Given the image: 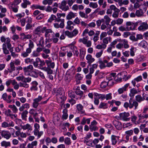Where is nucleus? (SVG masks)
Listing matches in <instances>:
<instances>
[{
	"instance_id": "2f4dec72",
	"label": "nucleus",
	"mask_w": 148,
	"mask_h": 148,
	"mask_svg": "<svg viewBox=\"0 0 148 148\" xmlns=\"http://www.w3.org/2000/svg\"><path fill=\"white\" fill-rule=\"evenodd\" d=\"M30 134L28 132H27L26 133L24 132H21L20 137L18 138V139L21 140V138H25L27 137V136H29L30 135Z\"/></svg>"
},
{
	"instance_id": "7ed1b4c3",
	"label": "nucleus",
	"mask_w": 148,
	"mask_h": 148,
	"mask_svg": "<svg viewBox=\"0 0 148 148\" xmlns=\"http://www.w3.org/2000/svg\"><path fill=\"white\" fill-rule=\"evenodd\" d=\"M21 0H14L13 1L8 4V6L10 9L14 12L16 13L18 11V6H17L21 2Z\"/></svg>"
},
{
	"instance_id": "69168bd1",
	"label": "nucleus",
	"mask_w": 148,
	"mask_h": 148,
	"mask_svg": "<svg viewBox=\"0 0 148 148\" xmlns=\"http://www.w3.org/2000/svg\"><path fill=\"white\" fill-rule=\"evenodd\" d=\"M64 143L67 145H69L71 144V139L70 138L67 137L64 140Z\"/></svg>"
},
{
	"instance_id": "bb28decb",
	"label": "nucleus",
	"mask_w": 148,
	"mask_h": 148,
	"mask_svg": "<svg viewBox=\"0 0 148 148\" xmlns=\"http://www.w3.org/2000/svg\"><path fill=\"white\" fill-rule=\"evenodd\" d=\"M32 51H31V49H27L26 51L23 52L21 54V56L24 58L27 57L29 55Z\"/></svg>"
},
{
	"instance_id": "a211bd4d",
	"label": "nucleus",
	"mask_w": 148,
	"mask_h": 148,
	"mask_svg": "<svg viewBox=\"0 0 148 148\" xmlns=\"http://www.w3.org/2000/svg\"><path fill=\"white\" fill-rule=\"evenodd\" d=\"M114 12L112 15V17L115 18H116L119 17V12L120 10L116 7L114 10Z\"/></svg>"
},
{
	"instance_id": "412c9836",
	"label": "nucleus",
	"mask_w": 148,
	"mask_h": 148,
	"mask_svg": "<svg viewBox=\"0 0 148 148\" xmlns=\"http://www.w3.org/2000/svg\"><path fill=\"white\" fill-rule=\"evenodd\" d=\"M54 95L57 97L62 95V90L61 88L55 89L53 90Z\"/></svg>"
},
{
	"instance_id": "aec40b11",
	"label": "nucleus",
	"mask_w": 148,
	"mask_h": 148,
	"mask_svg": "<svg viewBox=\"0 0 148 148\" xmlns=\"http://www.w3.org/2000/svg\"><path fill=\"white\" fill-rule=\"evenodd\" d=\"M130 84L127 83L125 84L124 86L121 88H120L118 90V92L120 94L123 93L124 91H126L127 88L129 86Z\"/></svg>"
},
{
	"instance_id": "052dcab7",
	"label": "nucleus",
	"mask_w": 148,
	"mask_h": 148,
	"mask_svg": "<svg viewBox=\"0 0 148 148\" xmlns=\"http://www.w3.org/2000/svg\"><path fill=\"white\" fill-rule=\"evenodd\" d=\"M79 15L82 18H87L88 17V16L87 15L86 13L80 11L79 12Z\"/></svg>"
},
{
	"instance_id": "7c9ffc66",
	"label": "nucleus",
	"mask_w": 148,
	"mask_h": 148,
	"mask_svg": "<svg viewBox=\"0 0 148 148\" xmlns=\"http://www.w3.org/2000/svg\"><path fill=\"white\" fill-rule=\"evenodd\" d=\"M76 14L72 12H69L66 16V18L68 20H70L74 18L76 16Z\"/></svg>"
},
{
	"instance_id": "13d9d810",
	"label": "nucleus",
	"mask_w": 148,
	"mask_h": 148,
	"mask_svg": "<svg viewBox=\"0 0 148 148\" xmlns=\"http://www.w3.org/2000/svg\"><path fill=\"white\" fill-rule=\"evenodd\" d=\"M56 17L55 15L52 14L50 17L49 19L48 20V21L49 22H51L53 20H56Z\"/></svg>"
},
{
	"instance_id": "cd10ccee",
	"label": "nucleus",
	"mask_w": 148,
	"mask_h": 148,
	"mask_svg": "<svg viewBox=\"0 0 148 148\" xmlns=\"http://www.w3.org/2000/svg\"><path fill=\"white\" fill-rule=\"evenodd\" d=\"M86 58L87 60V63L89 64H90L95 60L94 58L92 57V56L90 54L86 56Z\"/></svg>"
},
{
	"instance_id": "864d4df0",
	"label": "nucleus",
	"mask_w": 148,
	"mask_h": 148,
	"mask_svg": "<svg viewBox=\"0 0 148 148\" xmlns=\"http://www.w3.org/2000/svg\"><path fill=\"white\" fill-rule=\"evenodd\" d=\"M26 19L25 18L20 19L19 20H18L17 22L18 23H21V26H25L26 23Z\"/></svg>"
},
{
	"instance_id": "4d7b16f0",
	"label": "nucleus",
	"mask_w": 148,
	"mask_h": 148,
	"mask_svg": "<svg viewBox=\"0 0 148 148\" xmlns=\"http://www.w3.org/2000/svg\"><path fill=\"white\" fill-rule=\"evenodd\" d=\"M53 3V0H44L42 1V3L45 5L47 4L49 5H51Z\"/></svg>"
},
{
	"instance_id": "72a5a7b5",
	"label": "nucleus",
	"mask_w": 148,
	"mask_h": 148,
	"mask_svg": "<svg viewBox=\"0 0 148 148\" xmlns=\"http://www.w3.org/2000/svg\"><path fill=\"white\" fill-rule=\"evenodd\" d=\"M32 8L33 9H39L41 10H45V7L44 6H41L39 5H33L32 6Z\"/></svg>"
},
{
	"instance_id": "de8ad7c7",
	"label": "nucleus",
	"mask_w": 148,
	"mask_h": 148,
	"mask_svg": "<svg viewBox=\"0 0 148 148\" xmlns=\"http://www.w3.org/2000/svg\"><path fill=\"white\" fill-rule=\"evenodd\" d=\"M106 46H107L106 45L102 44L101 45L99 44L97 45L96 46V48L97 49H104L106 48Z\"/></svg>"
},
{
	"instance_id": "f3484780",
	"label": "nucleus",
	"mask_w": 148,
	"mask_h": 148,
	"mask_svg": "<svg viewBox=\"0 0 148 148\" xmlns=\"http://www.w3.org/2000/svg\"><path fill=\"white\" fill-rule=\"evenodd\" d=\"M57 98L58 102L63 105L64 103V101L66 99V97L64 95H62L57 97Z\"/></svg>"
},
{
	"instance_id": "09e8293b",
	"label": "nucleus",
	"mask_w": 148,
	"mask_h": 148,
	"mask_svg": "<svg viewBox=\"0 0 148 148\" xmlns=\"http://www.w3.org/2000/svg\"><path fill=\"white\" fill-rule=\"evenodd\" d=\"M104 18L105 20V22L108 26L109 25V23L111 21V19L108 15H106L104 16Z\"/></svg>"
},
{
	"instance_id": "37998d69",
	"label": "nucleus",
	"mask_w": 148,
	"mask_h": 148,
	"mask_svg": "<svg viewBox=\"0 0 148 148\" xmlns=\"http://www.w3.org/2000/svg\"><path fill=\"white\" fill-rule=\"evenodd\" d=\"M135 13L136 16L138 17H141L143 16L144 13L141 9L136 10Z\"/></svg>"
},
{
	"instance_id": "e2e57ef3",
	"label": "nucleus",
	"mask_w": 148,
	"mask_h": 148,
	"mask_svg": "<svg viewBox=\"0 0 148 148\" xmlns=\"http://www.w3.org/2000/svg\"><path fill=\"white\" fill-rule=\"evenodd\" d=\"M7 30V28L5 26H4L3 27L0 26V33H2V32H6Z\"/></svg>"
},
{
	"instance_id": "79ce46f5",
	"label": "nucleus",
	"mask_w": 148,
	"mask_h": 148,
	"mask_svg": "<svg viewBox=\"0 0 148 148\" xmlns=\"http://www.w3.org/2000/svg\"><path fill=\"white\" fill-rule=\"evenodd\" d=\"M44 40L43 37H40L38 41V43L37 44V45H39L42 47H44Z\"/></svg>"
},
{
	"instance_id": "20e7f679",
	"label": "nucleus",
	"mask_w": 148,
	"mask_h": 148,
	"mask_svg": "<svg viewBox=\"0 0 148 148\" xmlns=\"http://www.w3.org/2000/svg\"><path fill=\"white\" fill-rule=\"evenodd\" d=\"M34 134L35 136H37L39 138L43 134L42 131H39L40 126L39 124L37 123H35L34 125Z\"/></svg>"
},
{
	"instance_id": "3c124183",
	"label": "nucleus",
	"mask_w": 148,
	"mask_h": 148,
	"mask_svg": "<svg viewBox=\"0 0 148 148\" xmlns=\"http://www.w3.org/2000/svg\"><path fill=\"white\" fill-rule=\"evenodd\" d=\"M71 49L73 51L74 54H75L76 56H77L79 55V52L77 47L74 46H73L71 47Z\"/></svg>"
},
{
	"instance_id": "393cba45",
	"label": "nucleus",
	"mask_w": 148,
	"mask_h": 148,
	"mask_svg": "<svg viewBox=\"0 0 148 148\" xmlns=\"http://www.w3.org/2000/svg\"><path fill=\"white\" fill-rule=\"evenodd\" d=\"M108 61L106 60H104L103 61L101 60L99 61V63L100 64L99 67L101 69L105 68L106 67V65L105 63H107Z\"/></svg>"
},
{
	"instance_id": "c9c22d12",
	"label": "nucleus",
	"mask_w": 148,
	"mask_h": 148,
	"mask_svg": "<svg viewBox=\"0 0 148 148\" xmlns=\"http://www.w3.org/2000/svg\"><path fill=\"white\" fill-rule=\"evenodd\" d=\"M75 92L77 95H79L81 97L82 96L83 94V92L80 90L79 86L77 87L75 89Z\"/></svg>"
},
{
	"instance_id": "ea45409f",
	"label": "nucleus",
	"mask_w": 148,
	"mask_h": 148,
	"mask_svg": "<svg viewBox=\"0 0 148 148\" xmlns=\"http://www.w3.org/2000/svg\"><path fill=\"white\" fill-rule=\"evenodd\" d=\"M119 136H117L114 135H112L111 136V140L112 143V144L113 145H115L117 142L116 138H119Z\"/></svg>"
},
{
	"instance_id": "8fccbe9b",
	"label": "nucleus",
	"mask_w": 148,
	"mask_h": 148,
	"mask_svg": "<svg viewBox=\"0 0 148 148\" xmlns=\"http://www.w3.org/2000/svg\"><path fill=\"white\" fill-rule=\"evenodd\" d=\"M111 40V38L110 37H107L104 38L103 40V44H105V45L108 44V41H110Z\"/></svg>"
},
{
	"instance_id": "39448f33",
	"label": "nucleus",
	"mask_w": 148,
	"mask_h": 148,
	"mask_svg": "<svg viewBox=\"0 0 148 148\" xmlns=\"http://www.w3.org/2000/svg\"><path fill=\"white\" fill-rule=\"evenodd\" d=\"M88 36L80 38L79 40V42H82L84 45H86L87 47H90L92 45V42L90 40H88Z\"/></svg>"
},
{
	"instance_id": "b1692460",
	"label": "nucleus",
	"mask_w": 148,
	"mask_h": 148,
	"mask_svg": "<svg viewBox=\"0 0 148 148\" xmlns=\"http://www.w3.org/2000/svg\"><path fill=\"white\" fill-rule=\"evenodd\" d=\"M14 125L13 122L12 121L8 123L6 122H4L1 124L2 127L6 128L8 127H13Z\"/></svg>"
},
{
	"instance_id": "4c0bfd02",
	"label": "nucleus",
	"mask_w": 148,
	"mask_h": 148,
	"mask_svg": "<svg viewBox=\"0 0 148 148\" xmlns=\"http://www.w3.org/2000/svg\"><path fill=\"white\" fill-rule=\"evenodd\" d=\"M1 146L4 147L6 148L8 147H10L11 146V144L10 142H7L5 141H3L1 143Z\"/></svg>"
},
{
	"instance_id": "bf43d9fd",
	"label": "nucleus",
	"mask_w": 148,
	"mask_h": 148,
	"mask_svg": "<svg viewBox=\"0 0 148 148\" xmlns=\"http://www.w3.org/2000/svg\"><path fill=\"white\" fill-rule=\"evenodd\" d=\"M67 28L69 29H71V25H73V22L71 21H69L67 22Z\"/></svg>"
},
{
	"instance_id": "4468645a",
	"label": "nucleus",
	"mask_w": 148,
	"mask_h": 148,
	"mask_svg": "<svg viewBox=\"0 0 148 148\" xmlns=\"http://www.w3.org/2000/svg\"><path fill=\"white\" fill-rule=\"evenodd\" d=\"M66 1L64 0L61 2V5L59 6L60 8L62 10L65 11H66L69 9V7L66 5Z\"/></svg>"
},
{
	"instance_id": "0eeeda50",
	"label": "nucleus",
	"mask_w": 148,
	"mask_h": 148,
	"mask_svg": "<svg viewBox=\"0 0 148 148\" xmlns=\"http://www.w3.org/2000/svg\"><path fill=\"white\" fill-rule=\"evenodd\" d=\"M148 29V24L147 22H140V26L138 27V31L144 32Z\"/></svg>"
},
{
	"instance_id": "f704fd0d",
	"label": "nucleus",
	"mask_w": 148,
	"mask_h": 148,
	"mask_svg": "<svg viewBox=\"0 0 148 148\" xmlns=\"http://www.w3.org/2000/svg\"><path fill=\"white\" fill-rule=\"evenodd\" d=\"M32 86L31 88V90H36L38 89L37 86L38 85V83L36 81H34L32 82L31 84Z\"/></svg>"
},
{
	"instance_id": "4be33fe9",
	"label": "nucleus",
	"mask_w": 148,
	"mask_h": 148,
	"mask_svg": "<svg viewBox=\"0 0 148 148\" xmlns=\"http://www.w3.org/2000/svg\"><path fill=\"white\" fill-rule=\"evenodd\" d=\"M139 47H143L144 49L147 48L148 49V44L147 42L144 40L140 42L138 44Z\"/></svg>"
},
{
	"instance_id": "1a4fd4ad",
	"label": "nucleus",
	"mask_w": 148,
	"mask_h": 148,
	"mask_svg": "<svg viewBox=\"0 0 148 148\" xmlns=\"http://www.w3.org/2000/svg\"><path fill=\"white\" fill-rule=\"evenodd\" d=\"M130 115V113L126 112L121 113L119 114L120 119L125 121H128L130 120V118L128 117Z\"/></svg>"
},
{
	"instance_id": "c03bdc74",
	"label": "nucleus",
	"mask_w": 148,
	"mask_h": 148,
	"mask_svg": "<svg viewBox=\"0 0 148 148\" xmlns=\"http://www.w3.org/2000/svg\"><path fill=\"white\" fill-rule=\"evenodd\" d=\"M77 108L78 110L81 114H84V112L82 111L83 109V106L81 104H77Z\"/></svg>"
},
{
	"instance_id": "a878e982",
	"label": "nucleus",
	"mask_w": 148,
	"mask_h": 148,
	"mask_svg": "<svg viewBox=\"0 0 148 148\" xmlns=\"http://www.w3.org/2000/svg\"><path fill=\"white\" fill-rule=\"evenodd\" d=\"M138 92L137 90L136 89L134 88H132L130 90L129 95L131 97V98H133L135 95Z\"/></svg>"
},
{
	"instance_id": "49530a36",
	"label": "nucleus",
	"mask_w": 148,
	"mask_h": 148,
	"mask_svg": "<svg viewBox=\"0 0 148 148\" xmlns=\"http://www.w3.org/2000/svg\"><path fill=\"white\" fill-rule=\"evenodd\" d=\"M89 6L90 8L95 9L98 7V5L97 3L91 2L89 4Z\"/></svg>"
},
{
	"instance_id": "c85d7f7f",
	"label": "nucleus",
	"mask_w": 148,
	"mask_h": 148,
	"mask_svg": "<svg viewBox=\"0 0 148 148\" xmlns=\"http://www.w3.org/2000/svg\"><path fill=\"white\" fill-rule=\"evenodd\" d=\"M64 22H61L60 24L57 23H55L53 24L54 26L56 28H63L64 26Z\"/></svg>"
},
{
	"instance_id": "f8f14e48",
	"label": "nucleus",
	"mask_w": 148,
	"mask_h": 148,
	"mask_svg": "<svg viewBox=\"0 0 148 148\" xmlns=\"http://www.w3.org/2000/svg\"><path fill=\"white\" fill-rule=\"evenodd\" d=\"M0 133L2 137L7 140L9 139L11 136V133L8 131L3 130Z\"/></svg>"
},
{
	"instance_id": "0e129e2a",
	"label": "nucleus",
	"mask_w": 148,
	"mask_h": 148,
	"mask_svg": "<svg viewBox=\"0 0 148 148\" xmlns=\"http://www.w3.org/2000/svg\"><path fill=\"white\" fill-rule=\"evenodd\" d=\"M65 34L70 38L73 37L72 32H70L69 31H66L64 32Z\"/></svg>"
},
{
	"instance_id": "603ef678",
	"label": "nucleus",
	"mask_w": 148,
	"mask_h": 148,
	"mask_svg": "<svg viewBox=\"0 0 148 148\" xmlns=\"http://www.w3.org/2000/svg\"><path fill=\"white\" fill-rule=\"evenodd\" d=\"M121 42L123 43L124 45V47L125 48L127 49L129 47V45L128 44V41L127 40L125 39H123L121 40Z\"/></svg>"
},
{
	"instance_id": "a18cd8bd",
	"label": "nucleus",
	"mask_w": 148,
	"mask_h": 148,
	"mask_svg": "<svg viewBox=\"0 0 148 148\" xmlns=\"http://www.w3.org/2000/svg\"><path fill=\"white\" fill-rule=\"evenodd\" d=\"M67 110L66 109H64L63 111V114L62 115V118L64 119H66L68 117V114L67 113Z\"/></svg>"
},
{
	"instance_id": "6e6552de",
	"label": "nucleus",
	"mask_w": 148,
	"mask_h": 148,
	"mask_svg": "<svg viewBox=\"0 0 148 148\" xmlns=\"http://www.w3.org/2000/svg\"><path fill=\"white\" fill-rule=\"evenodd\" d=\"M44 31L45 32V37L46 38H51L54 35L55 33L51 29H47L46 27Z\"/></svg>"
},
{
	"instance_id": "f03ea898",
	"label": "nucleus",
	"mask_w": 148,
	"mask_h": 148,
	"mask_svg": "<svg viewBox=\"0 0 148 148\" xmlns=\"http://www.w3.org/2000/svg\"><path fill=\"white\" fill-rule=\"evenodd\" d=\"M10 40L8 39L6 43H4L2 45V49L3 53L5 54L9 53L10 51L14 49V47H12L10 42Z\"/></svg>"
},
{
	"instance_id": "9b49d317",
	"label": "nucleus",
	"mask_w": 148,
	"mask_h": 148,
	"mask_svg": "<svg viewBox=\"0 0 148 148\" xmlns=\"http://www.w3.org/2000/svg\"><path fill=\"white\" fill-rule=\"evenodd\" d=\"M130 108L131 109L134 107V109L136 110L137 108L138 105V102L135 100H133V98H130Z\"/></svg>"
},
{
	"instance_id": "473e14b6",
	"label": "nucleus",
	"mask_w": 148,
	"mask_h": 148,
	"mask_svg": "<svg viewBox=\"0 0 148 148\" xmlns=\"http://www.w3.org/2000/svg\"><path fill=\"white\" fill-rule=\"evenodd\" d=\"M116 7V6L114 5H111L110 6L109 8L107 9L106 12V13L108 14H112V10H113L114 11Z\"/></svg>"
},
{
	"instance_id": "423d86ee",
	"label": "nucleus",
	"mask_w": 148,
	"mask_h": 148,
	"mask_svg": "<svg viewBox=\"0 0 148 148\" xmlns=\"http://www.w3.org/2000/svg\"><path fill=\"white\" fill-rule=\"evenodd\" d=\"M34 69V67L31 64L23 68L24 74L25 76L30 75V73Z\"/></svg>"
},
{
	"instance_id": "6e6d98bb",
	"label": "nucleus",
	"mask_w": 148,
	"mask_h": 148,
	"mask_svg": "<svg viewBox=\"0 0 148 148\" xmlns=\"http://www.w3.org/2000/svg\"><path fill=\"white\" fill-rule=\"evenodd\" d=\"M40 61V59L37 58L36 59V61L33 63V64L35 67H37L38 66V63Z\"/></svg>"
},
{
	"instance_id": "6ab92c4d",
	"label": "nucleus",
	"mask_w": 148,
	"mask_h": 148,
	"mask_svg": "<svg viewBox=\"0 0 148 148\" xmlns=\"http://www.w3.org/2000/svg\"><path fill=\"white\" fill-rule=\"evenodd\" d=\"M60 36V34L59 33H56L51 38L52 41L55 43H56L59 40L58 38Z\"/></svg>"
},
{
	"instance_id": "2eb2a0df",
	"label": "nucleus",
	"mask_w": 148,
	"mask_h": 148,
	"mask_svg": "<svg viewBox=\"0 0 148 148\" xmlns=\"http://www.w3.org/2000/svg\"><path fill=\"white\" fill-rule=\"evenodd\" d=\"M48 60H45V62L48 68L53 69L55 66V63L54 62H52L50 58H49Z\"/></svg>"
},
{
	"instance_id": "dca6fc26",
	"label": "nucleus",
	"mask_w": 148,
	"mask_h": 148,
	"mask_svg": "<svg viewBox=\"0 0 148 148\" xmlns=\"http://www.w3.org/2000/svg\"><path fill=\"white\" fill-rule=\"evenodd\" d=\"M21 128L24 130H27V132H28L32 130V127L29 124L27 123L24 125H21Z\"/></svg>"
},
{
	"instance_id": "9d476101",
	"label": "nucleus",
	"mask_w": 148,
	"mask_h": 148,
	"mask_svg": "<svg viewBox=\"0 0 148 148\" xmlns=\"http://www.w3.org/2000/svg\"><path fill=\"white\" fill-rule=\"evenodd\" d=\"M42 99L41 96H39L38 98L33 99V102L32 103V107L34 108H37L39 105V102Z\"/></svg>"
},
{
	"instance_id": "a19ab883",
	"label": "nucleus",
	"mask_w": 148,
	"mask_h": 148,
	"mask_svg": "<svg viewBox=\"0 0 148 148\" xmlns=\"http://www.w3.org/2000/svg\"><path fill=\"white\" fill-rule=\"evenodd\" d=\"M141 21L137 22L136 23H133V27L132 26L130 27L129 28H128V30L129 31L130 30H134L135 29V28L138 25V23L140 22H141Z\"/></svg>"
},
{
	"instance_id": "e433bc0d",
	"label": "nucleus",
	"mask_w": 148,
	"mask_h": 148,
	"mask_svg": "<svg viewBox=\"0 0 148 148\" xmlns=\"http://www.w3.org/2000/svg\"><path fill=\"white\" fill-rule=\"evenodd\" d=\"M9 108L11 109V110L14 113H16L17 112L18 109L14 105H10L8 106Z\"/></svg>"
},
{
	"instance_id": "680f3d73",
	"label": "nucleus",
	"mask_w": 148,
	"mask_h": 148,
	"mask_svg": "<svg viewBox=\"0 0 148 148\" xmlns=\"http://www.w3.org/2000/svg\"><path fill=\"white\" fill-rule=\"evenodd\" d=\"M133 22L130 21H128L126 23V25L127 30H128V28H130V27H129L130 26V27L132 26V27L133 26Z\"/></svg>"
},
{
	"instance_id": "c756f323",
	"label": "nucleus",
	"mask_w": 148,
	"mask_h": 148,
	"mask_svg": "<svg viewBox=\"0 0 148 148\" xmlns=\"http://www.w3.org/2000/svg\"><path fill=\"white\" fill-rule=\"evenodd\" d=\"M76 81L77 84H78L80 83V81L82 79L83 77L80 73H77L75 75Z\"/></svg>"
},
{
	"instance_id": "58836bf2",
	"label": "nucleus",
	"mask_w": 148,
	"mask_h": 148,
	"mask_svg": "<svg viewBox=\"0 0 148 148\" xmlns=\"http://www.w3.org/2000/svg\"><path fill=\"white\" fill-rule=\"evenodd\" d=\"M135 99L136 101L139 103H140L144 100V99L140 95H138L136 96Z\"/></svg>"
},
{
	"instance_id": "338daca9",
	"label": "nucleus",
	"mask_w": 148,
	"mask_h": 148,
	"mask_svg": "<svg viewBox=\"0 0 148 148\" xmlns=\"http://www.w3.org/2000/svg\"><path fill=\"white\" fill-rule=\"evenodd\" d=\"M28 112L26 110L24 111L21 113L22 117L23 119H25L27 117V115L28 114Z\"/></svg>"
},
{
	"instance_id": "f257e3e1",
	"label": "nucleus",
	"mask_w": 148,
	"mask_h": 148,
	"mask_svg": "<svg viewBox=\"0 0 148 148\" xmlns=\"http://www.w3.org/2000/svg\"><path fill=\"white\" fill-rule=\"evenodd\" d=\"M16 79L18 81L21 80L22 81L21 82L19 83L20 86L25 88H27L29 87V83L32 80V78L31 77H25L23 75L17 77Z\"/></svg>"
},
{
	"instance_id": "ddd939ff",
	"label": "nucleus",
	"mask_w": 148,
	"mask_h": 148,
	"mask_svg": "<svg viewBox=\"0 0 148 148\" xmlns=\"http://www.w3.org/2000/svg\"><path fill=\"white\" fill-rule=\"evenodd\" d=\"M45 29V27H42L41 26H38L34 31V34H39L42 32L43 33Z\"/></svg>"
},
{
	"instance_id": "774afa93",
	"label": "nucleus",
	"mask_w": 148,
	"mask_h": 148,
	"mask_svg": "<svg viewBox=\"0 0 148 148\" xmlns=\"http://www.w3.org/2000/svg\"><path fill=\"white\" fill-rule=\"evenodd\" d=\"M5 114L8 116L12 115L11 111L9 109L5 111Z\"/></svg>"
},
{
	"instance_id": "5fc2aeb1",
	"label": "nucleus",
	"mask_w": 148,
	"mask_h": 148,
	"mask_svg": "<svg viewBox=\"0 0 148 148\" xmlns=\"http://www.w3.org/2000/svg\"><path fill=\"white\" fill-rule=\"evenodd\" d=\"M65 80L67 82H69L70 81L71 76L69 73H67L65 76Z\"/></svg>"
},
{
	"instance_id": "5701e85b",
	"label": "nucleus",
	"mask_w": 148,
	"mask_h": 148,
	"mask_svg": "<svg viewBox=\"0 0 148 148\" xmlns=\"http://www.w3.org/2000/svg\"><path fill=\"white\" fill-rule=\"evenodd\" d=\"M113 123L117 130H121V129L122 128V124L120 122L115 120L113 121Z\"/></svg>"
}]
</instances>
